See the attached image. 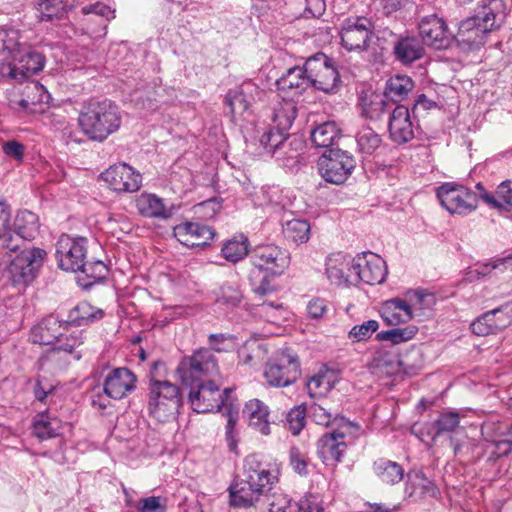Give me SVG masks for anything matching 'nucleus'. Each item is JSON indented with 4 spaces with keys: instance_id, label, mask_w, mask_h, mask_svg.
<instances>
[{
    "instance_id": "nucleus-1",
    "label": "nucleus",
    "mask_w": 512,
    "mask_h": 512,
    "mask_svg": "<svg viewBox=\"0 0 512 512\" xmlns=\"http://www.w3.org/2000/svg\"><path fill=\"white\" fill-rule=\"evenodd\" d=\"M279 465L276 461H266L259 454L248 455L243 464V472L229 487L230 505L248 508L256 505L265 497L269 512H296L295 501L288 495H269L279 480Z\"/></svg>"
},
{
    "instance_id": "nucleus-48",
    "label": "nucleus",
    "mask_w": 512,
    "mask_h": 512,
    "mask_svg": "<svg viewBox=\"0 0 512 512\" xmlns=\"http://www.w3.org/2000/svg\"><path fill=\"white\" fill-rule=\"evenodd\" d=\"M221 252L227 261L237 263L246 255L249 256L248 239L244 236H241V240L230 239L223 245Z\"/></svg>"
},
{
    "instance_id": "nucleus-63",
    "label": "nucleus",
    "mask_w": 512,
    "mask_h": 512,
    "mask_svg": "<svg viewBox=\"0 0 512 512\" xmlns=\"http://www.w3.org/2000/svg\"><path fill=\"white\" fill-rule=\"evenodd\" d=\"M136 507L139 512H166L165 500L157 496L140 499Z\"/></svg>"
},
{
    "instance_id": "nucleus-43",
    "label": "nucleus",
    "mask_w": 512,
    "mask_h": 512,
    "mask_svg": "<svg viewBox=\"0 0 512 512\" xmlns=\"http://www.w3.org/2000/svg\"><path fill=\"white\" fill-rule=\"evenodd\" d=\"M78 272H81L85 276V278H83L82 280L86 281L82 283V286L85 289H88L94 284L106 279L108 275V268L101 260H85L83 268L79 269Z\"/></svg>"
},
{
    "instance_id": "nucleus-45",
    "label": "nucleus",
    "mask_w": 512,
    "mask_h": 512,
    "mask_svg": "<svg viewBox=\"0 0 512 512\" xmlns=\"http://www.w3.org/2000/svg\"><path fill=\"white\" fill-rule=\"evenodd\" d=\"M418 332L415 325H408L404 328H393L386 331H380L376 334V340L379 342H390L392 345H398L413 339Z\"/></svg>"
},
{
    "instance_id": "nucleus-55",
    "label": "nucleus",
    "mask_w": 512,
    "mask_h": 512,
    "mask_svg": "<svg viewBox=\"0 0 512 512\" xmlns=\"http://www.w3.org/2000/svg\"><path fill=\"white\" fill-rule=\"evenodd\" d=\"M305 410L307 411V417L316 424L324 426L335 425L334 417L324 405L312 402L311 404H305Z\"/></svg>"
},
{
    "instance_id": "nucleus-23",
    "label": "nucleus",
    "mask_w": 512,
    "mask_h": 512,
    "mask_svg": "<svg viewBox=\"0 0 512 512\" xmlns=\"http://www.w3.org/2000/svg\"><path fill=\"white\" fill-rule=\"evenodd\" d=\"M215 234L213 228L200 222L185 221L173 228L174 237L187 247H205Z\"/></svg>"
},
{
    "instance_id": "nucleus-18",
    "label": "nucleus",
    "mask_w": 512,
    "mask_h": 512,
    "mask_svg": "<svg viewBox=\"0 0 512 512\" xmlns=\"http://www.w3.org/2000/svg\"><path fill=\"white\" fill-rule=\"evenodd\" d=\"M418 29L422 42L434 49H447L454 41V34L449 31L445 20L436 14L422 17Z\"/></svg>"
},
{
    "instance_id": "nucleus-25",
    "label": "nucleus",
    "mask_w": 512,
    "mask_h": 512,
    "mask_svg": "<svg viewBox=\"0 0 512 512\" xmlns=\"http://www.w3.org/2000/svg\"><path fill=\"white\" fill-rule=\"evenodd\" d=\"M277 89L286 96H301L308 88L311 87L310 74L308 73L307 60L303 67L294 66L289 68L277 81Z\"/></svg>"
},
{
    "instance_id": "nucleus-2",
    "label": "nucleus",
    "mask_w": 512,
    "mask_h": 512,
    "mask_svg": "<svg viewBox=\"0 0 512 512\" xmlns=\"http://www.w3.org/2000/svg\"><path fill=\"white\" fill-rule=\"evenodd\" d=\"M249 262L251 289L259 296H266L276 291L275 280L289 268L291 256L287 249L278 245L261 244L250 251Z\"/></svg>"
},
{
    "instance_id": "nucleus-40",
    "label": "nucleus",
    "mask_w": 512,
    "mask_h": 512,
    "mask_svg": "<svg viewBox=\"0 0 512 512\" xmlns=\"http://www.w3.org/2000/svg\"><path fill=\"white\" fill-rule=\"evenodd\" d=\"M84 343V336L82 331H74L69 335L60 337V340H56L52 345V352L60 353L64 352L69 355L73 360H80L82 354L77 350Z\"/></svg>"
},
{
    "instance_id": "nucleus-39",
    "label": "nucleus",
    "mask_w": 512,
    "mask_h": 512,
    "mask_svg": "<svg viewBox=\"0 0 512 512\" xmlns=\"http://www.w3.org/2000/svg\"><path fill=\"white\" fill-rule=\"evenodd\" d=\"M74 6V0H40L37 4V17L41 21L60 19Z\"/></svg>"
},
{
    "instance_id": "nucleus-7",
    "label": "nucleus",
    "mask_w": 512,
    "mask_h": 512,
    "mask_svg": "<svg viewBox=\"0 0 512 512\" xmlns=\"http://www.w3.org/2000/svg\"><path fill=\"white\" fill-rule=\"evenodd\" d=\"M176 373L183 385L194 388L218 373L217 359L209 348L197 349L181 359Z\"/></svg>"
},
{
    "instance_id": "nucleus-5",
    "label": "nucleus",
    "mask_w": 512,
    "mask_h": 512,
    "mask_svg": "<svg viewBox=\"0 0 512 512\" xmlns=\"http://www.w3.org/2000/svg\"><path fill=\"white\" fill-rule=\"evenodd\" d=\"M45 256L46 252L41 248L4 246L2 249V265H5V268L2 271V277H5L13 286H25L34 279L36 271L42 265Z\"/></svg>"
},
{
    "instance_id": "nucleus-64",
    "label": "nucleus",
    "mask_w": 512,
    "mask_h": 512,
    "mask_svg": "<svg viewBox=\"0 0 512 512\" xmlns=\"http://www.w3.org/2000/svg\"><path fill=\"white\" fill-rule=\"evenodd\" d=\"M491 452L489 459H496L508 455L512 450L510 436L506 438H491Z\"/></svg>"
},
{
    "instance_id": "nucleus-22",
    "label": "nucleus",
    "mask_w": 512,
    "mask_h": 512,
    "mask_svg": "<svg viewBox=\"0 0 512 512\" xmlns=\"http://www.w3.org/2000/svg\"><path fill=\"white\" fill-rule=\"evenodd\" d=\"M189 402L196 413L219 411L224 406L219 387L212 380L190 388Z\"/></svg>"
},
{
    "instance_id": "nucleus-44",
    "label": "nucleus",
    "mask_w": 512,
    "mask_h": 512,
    "mask_svg": "<svg viewBox=\"0 0 512 512\" xmlns=\"http://www.w3.org/2000/svg\"><path fill=\"white\" fill-rule=\"evenodd\" d=\"M358 151L364 156L372 155L381 145V136L370 127L361 128L356 135Z\"/></svg>"
},
{
    "instance_id": "nucleus-47",
    "label": "nucleus",
    "mask_w": 512,
    "mask_h": 512,
    "mask_svg": "<svg viewBox=\"0 0 512 512\" xmlns=\"http://www.w3.org/2000/svg\"><path fill=\"white\" fill-rule=\"evenodd\" d=\"M57 420H50L45 414H39L33 421V433L40 440L57 437L60 434Z\"/></svg>"
},
{
    "instance_id": "nucleus-50",
    "label": "nucleus",
    "mask_w": 512,
    "mask_h": 512,
    "mask_svg": "<svg viewBox=\"0 0 512 512\" xmlns=\"http://www.w3.org/2000/svg\"><path fill=\"white\" fill-rule=\"evenodd\" d=\"M407 484L413 488L410 495H412L416 489L420 490V494H429L431 496L436 495V487L433 481L426 477L422 471L408 472Z\"/></svg>"
},
{
    "instance_id": "nucleus-20",
    "label": "nucleus",
    "mask_w": 512,
    "mask_h": 512,
    "mask_svg": "<svg viewBox=\"0 0 512 512\" xmlns=\"http://www.w3.org/2000/svg\"><path fill=\"white\" fill-rule=\"evenodd\" d=\"M512 325V302L487 311L474 320L471 331L478 336L497 334Z\"/></svg>"
},
{
    "instance_id": "nucleus-62",
    "label": "nucleus",
    "mask_w": 512,
    "mask_h": 512,
    "mask_svg": "<svg viewBox=\"0 0 512 512\" xmlns=\"http://www.w3.org/2000/svg\"><path fill=\"white\" fill-rule=\"evenodd\" d=\"M308 457L298 447L293 446L289 451V463L293 471L300 476H307L308 471Z\"/></svg>"
},
{
    "instance_id": "nucleus-49",
    "label": "nucleus",
    "mask_w": 512,
    "mask_h": 512,
    "mask_svg": "<svg viewBox=\"0 0 512 512\" xmlns=\"http://www.w3.org/2000/svg\"><path fill=\"white\" fill-rule=\"evenodd\" d=\"M2 33H4V36H2V58L4 60H10L16 53L27 47V45L20 43L18 30L2 29Z\"/></svg>"
},
{
    "instance_id": "nucleus-41",
    "label": "nucleus",
    "mask_w": 512,
    "mask_h": 512,
    "mask_svg": "<svg viewBox=\"0 0 512 512\" xmlns=\"http://www.w3.org/2000/svg\"><path fill=\"white\" fill-rule=\"evenodd\" d=\"M485 203L494 208L509 210L512 208V181L505 180L496 189L495 195L491 193L482 194Z\"/></svg>"
},
{
    "instance_id": "nucleus-52",
    "label": "nucleus",
    "mask_w": 512,
    "mask_h": 512,
    "mask_svg": "<svg viewBox=\"0 0 512 512\" xmlns=\"http://www.w3.org/2000/svg\"><path fill=\"white\" fill-rule=\"evenodd\" d=\"M26 97L32 107L39 108L41 104H48L51 96L46 88L37 81L28 82L24 85Z\"/></svg>"
},
{
    "instance_id": "nucleus-6",
    "label": "nucleus",
    "mask_w": 512,
    "mask_h": 512,
    "mask_svg": "<svg viewBox=\"0 0 512 512\" xmlns=\"http://www.w3.org/2000/svg\"><path fill=\"white\" fill-rule=\"evenodd\" d=\"M183 406L180 388L171 382H154L148 386L147 410L160 423L176 419Z\"/></svg>"
},
{
    "instance_id": "nucleus-12",
    "label": "nucleus",
    "mask_w": 512,
    "mask_h": 512,
    "mask_svg": "<svg viewBox=\"0 0 512 512\" xmlns=\"http://www.w3.org/2000/svg\"><path fill=\"white\" fill-rule=\"evenodd\" d=\"M87 245L86 237L62 234L55 244L58 267L66 272H78L87 258Z\"/></svg>"
},
{
    "instance_id": "nucleus-26",
    "label": "nucleus",
    "mask_w": 512,
    "mask_h": 512,
    "mask_svg": "<svg viewBox=\"0 0 512 512\" xmlns=\"http://www.w3.org/2000/svg\"><path fill=\"white\" fill-rule=\"evenodd\" d=\"M415 126L411 120L410 111L405 105H396L388 122L390 138L397 144H405L414 138Z\"/></svg>"
},
{
    "instance_id": "nucleus-15",
    "label": "nucleus",
    "mask_w": 512,
    "mask_h": 512,
    "mask_svg": "<svg viewBox=\"0 0 512 512\" xmlns=\"http://www.w3.org/2000/svg\"><path fill=\"white\" fill-rule=\"evenodd\" d=\"M40 227L38 216L29 210L19 211L11 226L2 227V249L4 246L21 248L26 242L33 240Z\"/></svg>"
},
{
    "instance_id": "nucleus-46",
    "label": "nucleus",
    "mask_w": 512,
    "mask_h": 512,
    "mask_svg": "<svg viewBox=\"0 0 512 512\" xmlns=\"http://www.w3.org/2000/svg\"><path fill=\"white\" fill-rule=\"evenodd\" d=\"M290 135L291 134L279 131L271 126L261 135L259 139L260 147L264 152L274 156L280 149V146H282V144L287 140V136Z\"/></svg>"
},
{
    "instance_id": "nucleus-56",
    "label": "nucleus",
    "mask_w": 512,
    "mask_h": 512,
    "mask_svg": "<svg viewBox=\"0 0 512 512\" xmlns=\"http://www.w3.org/2000/svg\"><path fill=\"white\" fill-rule=\"evenodd\" d=\"M307 411L305 410V404L294 406L287 413L286 425L288 430L293 435H298L305 426Z\"/></svg>"
},
{
    "instance_id": "nucleus-53",
    "label": "nucleus",
    "mask_w": 512,
    "mask_h": 512,
    "mask_svg": "<svg viewBox=\"0 0 512 512\" xmlns=\"http://www.w3.org/2000/svg\"><path fill=\"white\" fill-rule=\"evenodd\" d=\"M508 266H512V257L500 258L493 262L482 264L474 270H471L468 273V278L469 280L480 279L481 277L489 275L492 270L498 269L503 272L508 268Z\"/></svg>"
},
{
    "instance_id": "nucleus-8",
    "label": "nucleus",
    "mask_w": 512,
    "mask_h": 512,
    "mask_svg": "<svg viewBox=\"0 0 512 512\" xmlns=\"http://www.w3.org/2000/svg\"><path fill=\"white\" fill-rule=\"evenodd\" d=\"M301 376L298 355L290 348L278 350L267 362L264 377L270 386L286 387Z\"/></svg>"
},
{
    "instance_id": "nucleus-58",
    "label": "nucleus",
    "mask_w": 512,
    "mask_h": 512,
    "mask_svg": "<svg viewBox=\"0 0 512 512\" xmlns=\"http://www.w3.org/2000/svg\"><path fill=\"white\" fill-rule=\"evenodd\" d=\"M379 328L376 320H368L360 325H355L348 333L349 339L353 342L368 340Z\"/></svg>"
},
{
    "instance_id": "nucleus-33",
    "label": "nucleus",
    "mask_w": 512,
    "mask_h": 512,
    "mask_svg": "<svg viewBox=\"0 0 512 512\" xmlns=\"http://www.w3.org/2000/svg\"><path fill=\"white\" fill-rule=\"evenodd\" d=\"M372 470L381 483L390 486L398 484L405 476L402 465L387 458L375 460L372 465Z\"/></svg>"
},
{
    "instance_id": "nucleus-28",
    "label": "nucleus",
    "mask_w": 512,
    "mask_h": 512,
    "mask_svg": "<svg viewBox=\"0 0 512 512\" xmlns=\"http://www.w3.org/2000/svg\"><path fill=\"white\" fill-rule=\"evenodd\" d=\"M67 326L65 321L60 320L57 316L48 315L31 328V341L40 345H52L64 336Z\"/></svg>"
},
{
    "instance_id": "nucleus-35",
    "label": "nucleus",
    "mask_w": 512,
    "mask_h": 512,
    "mask_svg": "<svg viewBox=\"0 0 512 512\" xmlns=\"http://www.w3.org/2000/svg\"><path fill=\"white\" fill-rule=\"evenodd\" d=\"M243 414L248 417L249 425L258 430L263 435L270 433L268 421L269 409L259 399H252L245 404Z\"/></svg>"
},
{
    "instance_id": "nucleus-13",
    "label": "nucleus",
    "mask_w": 512,
    "mask_h": 512,
    "mask_svg": "<svg viewBox=\"0 0 512 512\" xmlns=\"http://www.w3.org/2000/svg\"><path fill=\"white\" fill-rule=\"evenodd\" d=\"M311 87L326 94L337 93L342 81L333 60L324 53H316L307 59Z\"/></svg>"
},
{
    "instance_id": "nucleus-21",
    "label": "nucleus",
    "mask_w": 512,
    "mask_h": 512,
    "mask_svg": "<svg viewBox=\"0 0 512 512\" xmlns=\"http://www.w3.org/2000/svg\"><path fill=\"white\" fill-rule=\"evenodd\" d=\"M101 178L116 192H136L142 185V176L126 163L110 166Z\"/></svg>"
},
{
    "instance_id": "nucleus-51",
    "label": "nucleus",
    "mask_w": 512,
    "mask_h": 512,
    "mask_svg": "<svg viewBox=\"0 0 512 512\" xmlns=\"http://www.w3.org/2000/svg\"><path fill=\"white\" fill-rule=\"evenodd\" d=\"M243 299L242 291L238 285L225 283L220 287L217 302L228 308L237 307Z\"/></svg>"
},
{
    "instance_id": "nucleus-10",
    "label": "nucleus",
    "mask_w": 512,
    "mask_h": 512,
    "mask_svg": "<svg viewBox=\"0 0 512 512\" xmlns=\"http://www.w3.org/2000/svg\"><path fill=\"white\" fill-rule=\"evenodd\" d=\"M317 167L326 182L341 185L354 171L356 161L347 151L338 148L328 149L319 157Z\"/></svg>"
},
{
    "instance_id": "nucleus-38",
    "label": "nucleus",
    "mask_w": 512,
    "mask_h": 512,
    "mask_svg": "<svg viewBox=\"0 0 512 512\" xmlns=\"http://www.w3.org/2000/svg\"><path fill=\"white\" fill-rule=\"evenodd\" d=\"M413 88L414 82L410 77L406 75H395L386 81L384 94L388 97V100L398 105L397 103L406 99Z\"/></svg>"
},
{
    "instance_id": "nucleus-54",
    "label": "nucleus",
    "mask_w": 512,
    "mask_h": 512,
    "mask_svg": "<svg viewBox=\"0 0 512 512\" xmlns=\"http://www.w3.org/2000/svg\"><path fill=\"white\" fill-rule=\"evenodd\" d=\"M396 105L388 100V97L383 93L381 96H376L365 108L366 115L371 119H378L383 114H391Z\"/></svg>"
},
{
    "instance_id": "nucleus-4",
    "label": "nucleus",
    "mask_w": 512,
    "mask_h": 512,
    "mask_svg": "<svg viewBox=\"0 0 512 512\" xmlns=\"http://www.w3.org/2000/svg\"><path fill=\"white\" fill-rule=\"evenodd\" d=\"M78 123L90 140L103 142L119 130L122 117L119 107L111 100L89 101L82 106Z\"/></svg>"
},
{
    "instance_id": "nucleus-36",
    "label": "nucleus",
    "mask_w": 512,
    "mask_h": 512,
    "mask_svg": "<svg viewBox=\"0 0 512 512\" xmlns=\"http://www.w3.org/2000/svg\"><path fill=\"white\" fill-rule=\"evenodd\" d=\"M104 317V311L93 307L90 303L82 301L73 307L68 314L65 323L67 325L85 326L101 320Z\"/></svg>"
},
{
    "instance_id": "nucleus-27",
    "label": "nucleus",
    "mask_w": 512,
    "mask_h": 512,
    "mask_svg": "<svg viewBox=\"0 0 512 512\" xmlns=\"http://www.w3.org/2000/svg\"><path fill=\"white\" fill-rule=\"evenodd\" d=\"M392 55L400 64L404 66L411 65L424 57V43L416 35L399 34V37L395 38Z\"/></svg>"
},
{
    "instance_id": "nucleus-3",
    "label": "nucleus",
    "mask_w": 512,
    "mask_h": 512,
    "mask_svg": "<svg viewBox=\"0 0 512 512\" xmlns=\"http://www.w3.org/2000/svg\"><path fill=\"white\" fill-rule=\"evenodd\" d=\"M506 18L503 0H483L475 15L462 20L454 41L468 50L482 47L487 36L499 29Z\"/></svg>"
},
{
    "instance_id": "nucleus-32",
    "label": "nucleus",
    "mask_w": 512,
    "mask_h": 512,
    "mask_svg": "<svg viewBox=\"0 0 512 512\" xmlns=\"http://www.w3.org/2000/svg\"><path fill=\"white\" fill-rule=\"evenodd\" d=\"M136 207L140 215L148 218L168 219L173 214L172 209L155 194H141L136 200Z\"/></svg>"
},
{
    "instance_id": "nucleus-29",
    "label": "nucleus",
    "mask_w": 512,
    "mask_h": 512,
    "mask_svg": "<svg viewBox=\"0 0 512 512\" xmlns=\"http://www.w3.org/2000/svg\"><path fill=\"white\" fill-rule=\"evenodd\" d=\"M305 147V141L300 136L291 134L273 157L281 166L293 169L301 163Z\"/></svg>"
},
{
    "instance_id": "nucleus-37",
    "label": "nucleus",
    "mask_w": 512,
    "mask_h": 512,
    "mask_svg": "<svg viewBox=\"0 0 512 512\" xmlns=\"http://www.w3.org/2000/svg\"><path fill=\"white\" fill-rule=\"evenodd\" d=\"M297 115V105L294 100H283L273 109L272 127L288 133Z\"/></svg>"
},
{
    "instance_id": "nucleus-34",
    "label": "nucleus",
    "mask_w": 512,
    "mask_h": 512,
    "mask_svg": "<svg viewBox=\"0 0 512 512\" xmlns=\"http://www.w3.org/2000/svg\"><path fill=\"white\" fill-rule=\"evenodd\" d=\"M341 138V129L335 121L323 122L311 130L310 139L316 148L333 149Z\"/></svg>"
},
{
    "instance_id": "nucleus-42",
    "label": "nucleus",
    "mask_w": 512,
    "mask_h": 512,
    "mask_svg": "<svg viewBox=\"0 0 512 512\" xmlns=\"http://www.w3.org/2000/svg\"><path fill=\"white\" fill-rule=\"evenodd\" d=\"M310 224L305 219H292L283 226V235L286 240L297 245L306 243L310 238Z\"/></svg>"
},
{
    "instance_id": "nucleus-57",
    "label": "nucleus",
    "mask_w": 512,
    "mask_h": 512,
    "mask_svg": "<svg viewBox=\"0 0 512 512\" xmlns=\"http://www.w3.org/2000/svg\"><path fill=\"white\" fill-rule=\"evenodd\" d=\"M512 424L501 421H486L482 425V434L486 437L487 441L491 438H506L510 436Z\"/></svg>"
},
{
    "instance_id": "nucleus-19",
    "label": "nucleus",
    "mask_w": 512,
    "mask_h": 512,
    "mask_svg": "<svg viewBox=\"0 0 512 512\" xmlns=\"http://www.w3.org/2000/svg\"><path fill=\"white\" fill-rule=\"evenodd\" d=\"M265 91L251 80L229 89L225 95V104L229 107L232 117L242 116L254 103L262 100Z\"/></svg>"
},
{
    "instance_id": "nucleus-31",
    "label": "nucleus",
    "mask_w": 512,
    "mask_h": 512,
    "mask_svg": "<svg viewBox=\"0 0 512 512\" xmlns=\"http://www.w3.org/2000/svg\"><path fill=\"white\" fill-rule=\"evenodd\" d=\"M352 259L350 256L337 252L326 259V275L332 284L337 286L347 284L353 273L349 271Z\"/></svg>"
},
{
    "instance_id": "nucleus-60",
    "label": "nucleus",
    "mask_w": 512,
    "mask_h": 512,
    "mask_svg": "<svg viewBox=\"0 0 512 512\" xmlns=\"http://www.w3.org/2000/svg\"><path fill=\"white\" fill-rule=\"evenodd\" d=\"M227 423L225 426V438L230 450H234L237 446V432L235 429L236 422L238 420V409H234L232 404L226 411Z\"/></svg>"
},
{
    "instance_id": "nucleus-11",
    "label": "nucleus",
    "mask_w": 512,
    "mask_h": 512,
    "mask_svg": "<svg viewBox=\"0 0 512 512\" xmlns=\"http://www.w3.org/2000/svg\"><path fill=\"white\" fill-rule=\"evenodd\" d=\"M373 35V22L365 16H350L340 24L341 45L349 52L367 51Z\"/></svg>"
},
{
    "instance_id": "nucleus-61",
    "label": "nucleus",
    "mask_w": 512,
    "mask_h": 512,
    "mask_svg": "<svg viewBox=\"0 0 512 512\" xmlns=\"http://www.w3.org/2000/svg\"><path fill=\"white\" fill-rule=\"evenodd\" d=\"M236 337L233 334L228 333H212L208 336V344L210 351L225 352L231 349L236 341Z\"/></svg>"
},
{
    "instance_id": "nucleus-9",
    "label": "nucleus",
    "mask_w": 512,
    "mask_h": 512,
    "mask_svg": "<svg viewBox=\"0 0 512 512\" xmlns=\"http://www.w3.org/2000/svg\"><path fill=\"white\" fill-rule=\"evenodd\" d=\"M334 422L336 429L325 433L317 441V454L325 464L341 462L347 449L344 440L346 433L359 429L357 423L349 421L342 415H335Z\"/></svg>"
},
{
    "instance_id": "nucleus-14",
    "label": "nucleus",
    "mask_w": 512,
    "mask_h": 512,
    "mask_svg": "<svg viewBox=\"0 0 512 512\" xmlns=\"http://www.w3.org/2000/svg\"><path fill=\"white\" fill-rule=\"evenodd\" d=\"M440 204L451 214L468 215L478 207V196L463 185L444 183L436 190Z\"/></svg>"
},
{
    "instance_id": "nucleus-24",
    "label": "nucleus",
    "mask_w": 512,
    "mask_h": 512,
    "mask_svg": "<svg viewBox=\"0 0 512 512\" xmlns=\"http://www.w3.org/2000/svg\"><path fill=\"white\" fill-rule=\"evenodd\" d=\"M137 377L126 367L112 369L105 377L103 391L108 398L120 400L136 389Z\"/></svg>"
},
{
    "instance_id": "nucleus-16",
    "label": "nucleus",
    "mask_w": 512,
    "mask_h": 512,
    "mask_svg": "<svg viewBox=\"0 0 512 512\" xmlns=\"http://www.w3.org/2000/svg\"><path fill=\"white\" fill-rule=\"evenodd\" d=\"M349 271L353 273L355 281L368 285L383 283L388 273L383 258L370 251L357 254L352 259Z\"/></svg>"
},
{
    "instance_id": "nucleus-59",
    "label": "nucleus",
    "mask_w": 512,
    "mask_h": 512,
    "mask_svg": "<svg viewBox=\"0 0 512 512\" xmlns=\"http://www.w3.org/2000/svg\"><path fill=\"white\" fill-rule=\"evenodd\" d=\"M459 422V415L456 412H446L441 414L439 418L433 423V427L435 428V434L433 438L443 433L454 431V429L459 425Z\"/></svg>"
},
{
    "instance_id": "nucleus-17",
    "label": "nucleus",
    "mask_w": 512,
    "mask_h": 512,
    "mask_svg": "<svg viewBox=\"0 0 512 512\" xmlns=\"http://www.w3.org/2000/svg\"><path fill=\"white\" fill-rule=\"evenodd\" d=\"M45 62L46 59L43 54L30 46L24 47L23 50L8 60L9 73L7 80L13 79L22 82L42 71Z\"/></svg>"
},
{
    "instance_id": "nucleus-30",
    "label": "nucleus",
    "mask_w": 512,
    "mask_h": 512,
    "mask_svg": "<svg viewBox=\"0 0 512 512\" xmlns=\"http://www.w3.org/2000/svg\"><path fill=\"white\" fill-rule=\"evenodd\" d=\"M380 313L383 321L390 326L404 324L413 319L411 305L398 297L386 300L382 304Z\"/></svg>"
}]
</instances>
